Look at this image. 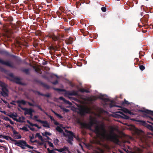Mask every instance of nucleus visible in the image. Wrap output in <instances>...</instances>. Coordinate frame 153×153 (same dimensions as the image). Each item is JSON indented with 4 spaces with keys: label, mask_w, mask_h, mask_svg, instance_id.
<instances>
[{
    "label": "nucleus",
    "mask_w": 153,
    "mask_h": 153,
    "mask_svg": "<svg viewBox=\"0 0 153 153\" xmlns=\"http://www.w3.org/2000/svg\"><path fill=\"white\" fill-rule=\"evenodd\" d=\"M39 141L38 140H36L34 141H33L32 140H31V142L32 143H38V142H39Z\"/></svg>",
    "instance_id": "64"
},
{
    "label": "nucleus",
    "mask_w": 153,
    "mask_h": 153,
    "mask_svg": "<svg viewBox=\"0 0 153 153\" xmlns=\"http://www.w3.org/2000/svg\"><path fill=\"white\" fill-rule=\"evenodd\" d=\"M53 76H55L57 78H59V77L57 75L53 74H51L50 76L51 78H53Z\"/></svg>",
    "instance_id": "47"
},
{
    "label": "nucleus",
    "mask_w": 153,
    "mask_h": 153,
    "mask_svg": "<svg viewBox=\"0 0 153 153\" xmlns=\"http://www.w3.org/2000/svg\"><path fill=\"white\" fill-rule=\"evenodd\" d=\"M7 115L17 122L22 123L25 122L24 120H25V118L23 116H22L21 117H19L18 119L13 117H16L18 116L17 114L16 113L15 114L13 113L10 114H7Z\"/></svg>",
    "instance_id": "5"
},
{
    "label": "nucleus",
    "mask_w": 153,
    "mask_h": 153,
    "mask_svg": "<svg viewBox=\"0 0 153 153\" xmlns=\"http://www.w3.org/2000/svg\"><path fill=\"white\" fill-rule=\"evenodd\" d=\"M42 134L43 136L47 137V135H48L49 136H51V135L52 134L51 133L48 132L47 131H45V132L44 134L42 133Z\"/></svg>",
    "instance_id": "36"
},
{
    "label": "nucleus",
    "mask_w": 153,
    "mask_h": 153,
    "mask_svg": "<svg viewBox=\"0 0 153 153\" xmlns=\"http://www.w3.org/2000/svg\"><path fill=\"white\" fill-rule=\"evenodd\" d=\"M65 132L69 133V134H66L64 133H63L64 136L68 137V140H73V137L75 138L74 134L71 131L65 129Z\"/></svg>",
    "instance_id": "7"
},
{
    "label": "nucleus",
    "mask_w": 153,
    "mask_h": 153,
    "mask_svg": "<svg viewBox=\"0 0 153 153\" xmlns=\"http://www.w3.org/2000/svg\"><path fill=\"white\" fill-rule=\"evenodd\" d=\"M74 19H72L69 22V24L71 26H73L75 24V22Z\"/></svg>",
    "instance_id": "42"
},
{
    "label": "nucleus",
    "mask_w": 153,
    "mask_h": 153,
    "mask_svg": "<svg viewBox=\"0 0 153 153\" xmlns=\"http://www.w3.org/2000/svg\"><path fill=\"white\" fill-rule=\"evenodd\" d=\"M52 111L55 114V115L56 116H57L60 119L63 118V117L61 115L56 112L55 111L52 110Z\"/></svg>",
    "instance_id": "30"
},
{
    "label": "nucleus",
    "mask_w": 153,
    "mask_h": 153,
    "mask_svg": "<svg viewBox=\"0 0 153 153\" xmlns=\"http://www.w3.org/2000/svg\"><path fill=\"white\" fill-rule=\"evenodd\" d=\"M102 11L103 12H105L106 11V9L105 7H102L101 8Z\"/></svg>",
    "instance_id": "49"
},
{
    "label": "nucleus",
    "mask_w": 153,
    "mask_h": 153,
    "mask_svg": "<svg viewBox=\"0 0 153 153\" xmlns=\"http://www.w3.org/2000/svg\"><path fill=\"white\" fill-rule=\"evenodd\" d=\"M20 129L25 130L26 131H29V130L25 126H24L22 128H20Z\"/></svg>",
    "instance_id": "43"
},
{
    "label": "nucleus",
    "mask_w": 153,
    "mask_h": 153,
    "mask_svg": "<svg viewBox=\"0 0 153 153\" xmlns=\"http://www.w3.org/2000/svg\"><path fill=\"white\" fill-rule=\"evenodd\" d=\"M81 5V3L79 1H76V6L77 8H79Z\"/></svg>",
    "instance_id": "38"
},
{
    "label": "nucleus",
    "mask_w": 153,
    "mask_h": 153,
    "mask_svg": "<svg viewBox=\"0 0 153 153\" xmlns=\"http://www.w3.org/2000/svg\"><path fill=\"white\" fill-rule=\"evenodd\" d=\"M130 103L128 101H127L125 99H124V101L122 102H121V105H124L125 104L129 105Z\"/></svg>",
    "instance_id": "33"
},
{
    "label": "nucleus",
    "mask_w": 153,
    "mask_h": 153,
    "mask_svg": "<svg viewBox=\"0 0 153 153\" xmlns=\"http://www.w3.org/2000/svg\"><path fill=\"white\" fill-rule=\"evenodd\" d=\"M85 89L84 88H80L79 89V91L82 93L85 92Z\"/></svg>",
    "instance_id": "59"
},
{
    "label": "nucleus",
    "mask_w": 153,
    "mask_h": 153,
    "mask_svg": "<svg viewBox=\"0 0 153 153\" xmlns=\"http://www.w3.org/2000/svg\"><path fill=\"white\" fill-rule=\"evenodd\" d=\"M58 46H51L49 47L50 49L53 51H58Z\"/></svg>",
    "instance_id": "27"
},
{
    "label": "nucleus",
    "mask_w": 153,
    "mask_h": 153,
    "mask_svg": "<svg viewBox=\"0 0 153 153\" xmlns=\"http://www.w3.org/2000/svg\"><path fill=\"white\" fill-rule=\"evenodd\" d=\"M27 123L29 124L30 126H35L36 127H37L38 129H41V126H39L38 125L36 124H33L31 122H30L29 120H27Z\"/></svg>",
    "instance_id": "23"
},
{
    "label": "nucleus",
    "mask_w": 153,
    "mask_h": 153,
    "mask_svg": "<svg viewBox=\"0 0 153 153\" xmlns=\"http://www.w3.org/2000/svg\"><path fill=\"white\" fill-rule=\"evenodd\" d=\"M0 53L2 54H5L6 55H8L9 53L6 51H0Z\"/></svg>",
    "instance_id": "35"
},
{
    "label": "nucleus",
    "mask_w": 153,
    "mask_h": 153,
    "mask_svg": "<svg viewBox=\"0 0 153 153\" xmlns=\"http://www.w3.org/2000/svg\"><path fill=\"white\" fill-rule=\"evenodd\" d=\"M16 102L18 104V107L21 108L22 110L25 111L24 112V114L25 115L30 114L31 113L34 112V111L31 108H23L22 107L21 105V104L23 105H25L27 102L24 100H18Z\"/></svg>",
    "instance_id": "2"
},
{
    "label": "nucleus",
    "mask_w": 153,
    "mask_h": 153,
    "mask_svg": "<svg viewBox=\"0 0 153 153\" xmlns=\"http://www.w3.org/2000/svg\"><path fill=\"white\" fill-rule=\"evenodd\" d=\"M58 81L57 80H56L54 82H52V83L54 85H56L58 83Z\"/></svg>",
    "instance_id": "58"
},
{
    "label": "nucleus",
    "mask_w": 153,
    "mask_h": 153,
    "mask_svg": "<svg viewBox=\"0 0 153 153\" xmlns=\"http://www.w3.org/2000/svg\"><path fill=\"white\" fill-rule=\"evenodd\" d=\"M14 143V144L16 145L17 146H18L20 147L23 149H25V146H26L27 144V142L23 140H19L17 141V142Z\"/></svg>",
    "instance_id": "8"
},
{
    "label": "nucleus",
    "mask_w": 153,
    "mask_h": 153,
    "mask_svg": "<svg viewBox=\"0 0 153 153\" xmlns=\"http://www.w3.org/2000/svg\"><path fill=\"white\" fill-rule=\"evenodd\" d=\"M21 71L22 72L25 73L27 75L30 74V69L29 68L26 69L24 68H22L21 69Z\"/></svg>",
    "instance_id": "22"
},
{
    "label": "nucleus",
    "mask_w": 153,
    "mask_h": 153,
    "mask_svg": "<svg viewBox=\"0 0 153 153\" xmlns=\"http://www.w3.org/2000/svg\"><path fill=\"white\" fill-rule=\"evenodd\" d=\"M56 129L57 131L60 133H64L63 130L59 126H57L56 127Z\"/></svg>",
    "instance_id": "32"
},
{
    "label": "nucleus",
    "mask_w": 153,
    "mask_h": 153,
    "mask_svg": "<svg viewBox=\"0 0 153 153\" xmlns=\"http://www.w3.org/2000/svg\"><path fill=\"white\" fill-rule=\"evenodd\" d=\"M128 110V109L125 108H123L122 109L123 111L125 113H127Z\"/></svg>",
    "instance_id": "48"
},
{
    "label": "nucleus",
    "mask_w": 153,
    "mask_h": 153,
    "mask_svg": "<svg viewBox=\"0 0 153 153\" xmlns=\"http://www.w3.org/2000/svg\"><path fill=\"white\" fill-rule=\"evenodd\" d=\"M34 93L36 92L39 95H41L42 96H44L47 97H51V95L49 93H48L46 94H44L41 93L39 91H33Z\"/></svg>",
    "instance_id": "19"
},
{
    "label": "nucleus",
    "mask_w": 153,
    "mask_h": 153,
    "mask_svg": "<svg viewBox=\"0 0 153 153\" xmlns=\"http://www.w3.org/2000/svg\"><path fill=\"white\" fill-rule=\"evenodd\" d=\"M100 98L105 102L108 101L111 102L109 104V106L111 108L115 106V105L113 103V101L112 100L111 101L110 99L108 98H105L103 96V95H102L101 97H100Z\"/></svg>",
    "instance_id": "11"
},
{
    "label": "nucleus",
    "mask_w": 153,
    "mask_h": 153,
    "mask_svg": "<svg viewBox=\"0 0 153 153\" xmlns=\"http://www.w3.org/2000/svg\"><path fill=\"white\" fill-rule=\"evenodd\" d=\"M57 91L60 92H66V91L64 89H62L60 88H55V89Z\"/></svg>",
    "instance_id": "41"
},
{
    "label": "nucleus",
    "mask_w": 153,
    "mask_h": 153,
    "mask_svg": "<svg viewBox=\"0 0 153 153\" xmlns=\"http://www.w3.org/2000/svg\"><path fill=\"white\" fill-rule=\"evenodd\" d=\"M73 140H68L67 141L68 143H69L70 144L72 145V141H73Z\"/></svg>",
    "instance_id": "63"
},
{
    "label": "nucleus",
    "mask_w": 153,
    "mask_h": 153,
    "mask_svg": "<svg viewBox=\"0 0 153 153\" xmlns=\"http://www.w3.org/2000/svg\"><path fill=\"white\" fill-rule=\"evenodd\" d=\"M79 114L82 115H84L85 114L90 113L91 109L90 108L88 107H81L79 109Z\"/></svg>",
    "instance_id": "9"
},
{
    "label": "nucleus",
    "mask_w": 153,
    "mask_h": 153,
    "mask_svg": "<svg viewBox=\"0 0 153 153\" xmlns=\"http://www.w3.org/2000/svg\"><path fill=\"white\" fill-rule=\"evenodd\" d=\"M68 84L70 86L72 87H74L75 86L74 84L70 81H68Z\"/></svg>",
    "instance_id": "46"
},
{
    "label": "nucleus",
    "mask_w": 153,
    "mask_h": 153,
    "mask_svg": "<svg viewBox=\"0 0 153 153\" xmlns=\"http://www.w3.org/2000/svg\"><path fill=\"white\" fill-rule=\"evenodd\" d=\"M16 101H12V102H11L10 103V104H12V105H16V104L15 103H14L15 102H16Z\"/></svg>",
    "instance_id": "60"
},
{
    "label": "nucleus",
    "mask_w": 153,
    "mask_h": 153,
    "mask_svg": "<svg viewBox=\"0 0 153 153\" xmlns=\"http://www.w3.org/2000/svg\"><path fill=\"white\" fill-rule=\"evenodd\" d=\"M13 137L15 138V139H21L22 137L20 134H19L17 135H13Z\"/></svg>",
    "instance_id": "40"
},
{
    "label": "nucleus",
    "mask_w": 153,
    "mask_h": 153,
    "mask_svg": "<svg viewBox=\"0 0 153 153\" xmlns=\"http://www.w3.org/2000/svg\"><path fill=\"white\" fill-rule=\"evenodd\" d=\"M54 151L55 150H54V149L53 150H51L50 151V152H49V153H56V152Z\"/></svg>",
    "instance_id": "61"
},
{
    "label": "nucleus",
    "mask_w": 153,
    "mask_h": 153,
    "mask_svg": "<svg viewBox=\"0 0 153 153\" xmlns=\"http://www.w3.org/2000/svg\"><path fill=\"white\" fill-rule=\"evenodd\" d=\"M26 147H27V148H29L30 149H33V146H30V145H29L27 144H26Z\"/></svg>",
    "instance_id": "57"
},
{
    "label": "nucleus",
    "mask_w": 153,
    "mask_h": 153,
    "mask_svg": "<svg viewBox=\"0 0 153 153\" xmlns=\"http://www.w3.org/2000/svg\"><path fill=\"white\" fill-rule=\"evenodd\" d=\"M48 117L52 121H55V120L53 118V117L51 115H50V116H49Z\"/></svg>",
    "instance_id": "56"
},
{
    "label": "nucleus",
    "mask_w": 153,
    "mask_h": 153,
    "mask_svg": "<svg viewBox=\"0 0 153 153\" xmlns=\"http://www.w3.org/2000/svg\"><path fill=\"white\" fill-rule=\"evenodd\" d=\"M137 122L141 123L143 125H146L148 129L151 130L153 131V127L152 126L148 124H146L145 121L141 120H138Z\"/></svg>",
    "instance_id": "15"
},
{
    "label": "nucleus",
    "mask_w": 153,
    "mask_h": 153,
    "mask_svg": "<svg viewBox=\"0 0 153 153\" xmlns=\"http://www.w3.org/2000/svg\"><path fill=\"white\" fill-rule=\"evenodd\" d=\"M9 76L11 78H13V79H14V78H15L16 77H15L13 75V74L12 73H11L9 74Z\"/></svg>",
    "instance_id": "55"
},
{
    "label": "nucleus",
    "mask_w": 153,
    "mask_h": 153,
    "mask_svg": "<svg viewBox=\"0 0 153 153\" xmlns=\"http://www.w3.org/2000/svg\"><path fill=\"white\" fill-rule=\"evenodd\" d=\"M62 110L63 111H65L66 112H68L69 111V109L65 108H63L62 109Z\"/></svg>",
    "instance_id": "52"
},
{
    "label": "nucleus",
    "mask_w": 153,
    "mask_h": 153,
    "mask_svg": "<svg viewBox=\"0 0 153 153\" xmlns=\"http://www.w3.org/2000/svg\"><path fill=\"white\" fill-rule=\"evenodd\" d=\"M139 111L149 114L153 116V111H152L146 109L145 110H139Z\"/></svg>",
    "instance_id": "17"
},
{
    "label": "nucleus",
    "mask_w": 153,
    "mask_h": 153,
    "mask_svg": "<svg viewBox=\"0 0 153 153\" xmlns=\"http://www.w3.org/2000/svg\"><path fill=\"white\" fill-rule=\"evenodd\" d=\"M18 2V0H13V4H15Z\"/></svg>",
    "instance_id": "62"
},
{
    "label": "nucleus",
    "mask_w": 153,
    "mask_h": 153,
    "mask_svg": "<svg viewBox=\"0 0 153 153\" xmlns=\"http://www.w3.org/2000/svg\"><path fill=\"white\" fill-rule=\"evenodd\" d=\"M52 111L55 114V115L56 116H57L60 119L63 118V117L61 115L56 112L55 111L52 110Z\"/></svg>",
    "instance_id": "31"
},
{
    "label": "nucleus",
    "mask_w": 153,
    "mask_h": 153,
    "mask_svg": "<svg viewBox=\"0 0 153 153\" xmlns=\"http://www.w3.org/2000/svg\"><path fill=\"white\" fill-rule=\"evenodd\" d=\"M149 17V15L148 14H145L143 16V18L141 19V20L142 21H144L145 22H147L148 19Z\"/></svg>",
    "instance_id": "20"
},
{
    "label": "nucleus",
    "mask_w": 153,
    "mask_h": 153,
    "mask_svg": "<svg viewBox=\"0 0 153 153\" xmlns=\"http://www.w3.org/2000/svg\"><path fill=\"white\" fill-rule=\"evenodd\" d=\"M43 85L44 87L46 88L47 89H49L50 88L49 86L46 84L44 83Z\"/></svg>",
    "instance_id": "50"
},
{
    "label": "nucleus",
    "mask_w": 153,
    "mask_h": 153,
    "mask_svg": "<svg viewBox=\"0 0 153 153\" xmlns=\"http://www.w3.org/2000/svg\"><path fill=\"white\" fill-rule=\"evenodd\" d=\"M54 150H55V151H57L60 152H63V150L62 149V148L61 149H59L55 148L54 149Z\"/></svg>",
    "instance_id": "45"
},
{
    "label": "nucleus",
    "mask_w": 153,
    "mask_h": 153,
    "mask_svg": "<svg viewBox=\"0 0 153 153\" xmlns=\"http://www.w3.org/2000/svg\"><path fill=\"white\" fill-rule=\"evenodd\" d=\"M97 99V98L95 96H93L92 97L89 98V100L91 101H93L96 100Z\"/></svg>",
    "instance_id": "37"
},
{
    "label": "nucleus",
    "mask_w": 153,
    "mask_h": 153,
    "mask_svg": "<svg viewBox=\"0 0 153 153\" xmlns=\"http://www.w3.org/2000/svg\"><path fill=\"white\" fill-rule=\"evenodd\" d=\"M0 63L2 65H6L12 68H15L14 66L11 65L9 62L4 61V60L1 59H0ZM0 68H1L0 66Z\"/></svg>",
    "instance_id": "13"
},
{
    "label": "nucleus",
    "mask_w": 153,
    "mask_h": 153,
    "mask_svg": "<svg viewBox=\"0 0 153 153\" xmlns=\"http://www.w3.org/2000/svg\"><path fill=\"white\" fill-rule=\"evenodd\" d=\"M37 137H38V138L40 140L42 141H44V140L42 137L40 135L39 133H37L36 134V135L35 136V138H36Z\"/></svg>",
    "instance_id": "26"
},
{
    "label": "nucleus",
    "mask_w": 153,
    "mask_h": 153,
    "mask_svg": "<svg viewBox=\"0 0 153 153\" xmlns=\"http://www.w3.org/2000/svg\"><path fill=\"white\" fill-rule=\"evenodd\" d=\"M130 152L131 153H141L142 150L140 148L136 147H134Z\"/></svg>",
    "instance_id": "16"
},
{
    "label": "nucleus",
    "mask_w": 153,
    "mask_h": 153,
    "mask_svg": "<svg viewBox=\"0 0 153 153\" xmlns=\"http://www.w3.org/2000/svg\"><path fill=\"white\" fill-rule=\"evenodd\" d=\"M3 119L6 121H9L10 120V119L7 117H4L3 118Z\"/></svg>",
    "instance_id": "54"
},
{
    "label": "nucleus",
    "mask_w": 153,
    "mask_h": 153,
    "mask_svg": "<svg viewBox=\"0 0 153 153\" xmlns=\"http://www.w3.org/2000/svg\"><path fill=\"white\" fill-rule=\"evenodd\" d=\"M110 128L111 131L110 134H106V131L103 125H101L100 126H96L94 132L97 134L101 135L103 138L106 139L108 140L115 143L118 142L119 141L117 135L114 132V131L117 129L113 127H111Z\"/></svg>",
    "instance_id": "1"
},
{
    "label": "nucleus",
    "mask_w": 153,
    "mask_h": 153,
    "mask_svg": "<svg viewBox=\"0 0 153 153\" xmlns=\"http://www.w3.org/2000/svg\"><path fill=\"white\" fill-rule=\"evenodd\" d=\"M118 113H119L122 115V116H120L122 118H123L126 120H128L129 118V117L125 115L121 111H119Z\"/></svg>",
    "instance_id": "24"
},
{
    "label": "nucleus",
    "mask_w": 153,
    "mask_h": 153,
    "mask_svg": "<svg viewBox=\"0 0 153 153\" xmlns=\"http://www.w3.org/2000/svg\"><path fill=\"white\" fill-rule=\"evenodd\" d=\"M59 142V140L57 138H54L53 139V143L54 144L56 145L58 144V143Z\"/></svg>",
    "instance_id": "34"
},
{
    "label": "nucleus",
    "mask_w": 153,
    "mask_h": 153,
    "mask_svg": "<svg viewBox=\"0 0 153 153\" xmlns=\"http://www.w3.org/2000/svg\"><path fill=\"white\" fill-rule=\"evenodd\" d=\"M12 81L15 82L16 83L19 84H21L20 79L18 77H16L14 78V79H12Z\"/></svg>",
    "instance_id": "25"
},
{
    "label": "nucleus",
    "mask_w": 153,
    "mask_h": 153,
    "mask_svg": "<svg viewBox=\"0 0 153 153\" xmlns=\"http://www.w3.org/2000/svg\"><path fill=\"white\" fill-rule=\"evenodd\" d=\"M139 68L141 71H143L145 69V67L144 66L141 65L139 66Z\"/></svg>",
    "instance_id": "44"
},
{
    "label": "nucleus",
    "mask_w": 153,
    "mask_h": 153,
    "mask_svg": "<svg viewBox=\"0 0 153 153\" xmlns=\"http://www.w3.org/2000/svg\"><path fill=\"white\" fill-rule=\"evenodd\" d=\"M36 121L39 122L42 124H43V126L44 127H47L48 128H49L50 127L49 124L46 121H43L40 120L36 119Z\"/></svg>",
    "instance_id": "14"
},
{
    "label": "nucleus",
    "mask_w": 153,
    "mask_h": 153,
    "mask_svg": "<svg viewBox=\"0 0 153 153\" xmlns=\"http://www.w3.org/2000/svg\"><path fill=\"white\" fill-rule=\"evenodd\" d=\"M27 103L29 106H35L36 107H37L41 111L44 112L45 114L48 117H49V116H50V115H49L47 112H45V111L43 109H42V108L39 105L37 104H34L30 103V102H27Z\"/></svg>",
    "instance_id": "12"
},
{
    "label": "nucleus",
    "mask_w": 153,
    "mask_h": 153,
    "mask_svg": "<svg viewBox=\"0 0 153 153\" xmlns=\"http://www.w3.org/2000/svg\"><path fill=\"white\" fill-rule=\"evenodd\" d=\"M65 95L67 96L70 99L76 100V99L72 97H70L69 96H77L78 95L77 91L74 90L72 91H66Z\"/></svg>",
    "instance_id": "6"
},
{
    "label": "nucleus",
    "mask_w": 153,
    "mask_h": 153,
    "mask_svg": "<svg viewBox=\"0 0 153 153\" xmlns=\"http://www.w3.org/2000/svg\"><path fill=\"white\" fill-rule=\"evenodd\" d=\"M81 125L84 127L86 128L87 126V125L85 123H82Z\"/></svg>",
    "instance_id": "53"
},
{
    "label": "nucleus",
    "mask_w": 153,
    "mask_h": 153,
    "mask_svg": "<svg viewBox=\"0 0 153 153\" xmlns=\"http://www.w3.org/2000/svg\"><path fill=\"white\" fill-rule=\"evenodd\" d=\"M45 37L51 38L53 41L56 42L62 40V39L64 38V34L60 33H58L57 35H55L52 32L49 33L46 35Z\"/></svg>",
    "instance_id": "3"
},
{
    "label": "nucleus",
    "mask_w": 153,
    "mask_h": 153,
    "mask_svg": "<svg viewBox=\"0 0 153 153\" xmlns=\"http://www.w3.org/2000/svg\"><path fill=\"white\" fill-rule=\"evenodd\" d=\"M143 114L144 117H146L147 119L149 120L153 121V118L152 117L150 116H149V115L147 114Z\"/></svg>",
    "instance_id": "28"
},
{
    "label": "nucleus",
    "mask_w": 153,
    "mask_h": 153,
    "mask_svg": "<svg viewBox=\"0 0 153 153\" xmlns=\"http://www.w3.org/2000/svg\"><path fill=\"white\" fill-rule=\"evenodd\" d=\"M63 150V151H66L68 150V148L65 146H64L63 148H62Z\"/></svg>",
    "instance_id": "51"
},
{
    "label": "nucleus",
    "mask_w": 153,
    "mask_h": 153,
    "mask_svg": "<svg viewBox=\"0 0 153 153\" xmlns=\"http://www.w3.org/2000/svg\"><path fill=\"white\" fill-rule=\"evenodd\" d=\"M0 86L1 87V94L4 97H6L8 96V90L7 89V85L4 82L0 81Z\"/></svg>",
    "instance_id": "4"
},
{
    "label": "nucleus",
    "mask_w": 153,
    "mask_h": 153,
    "mask_svg": "<svg viewBox=\"0 0 153 153\" xmlns=\"http://www.w3.org/2000/svg\"><path fill=\"white\" fill-rule=\"evenodd\" d=\"M65 42L68 45L71 44L72 43V40L71 39H67L65 40Z\"/></svg>",
    "instance_id": "29"
},
{
    "label": "nucleus",
    "mask_w": 153,
    "mask_h": 153,
    "mask_svg": "<svg viewBox=\"0 0 153 153\" xmlns=\"http://www.w3.org/2000/svg\"><path fill=\"white\" fill-rule=\"evenodd\" d=\"M13 20V19L11 16L6 17L4 18V20L5 22H10V25H11L13 29H15L16 28V25L15 24H13L11 22Z\"/></svg>",
    "instance_id": "10"
},
{
    "label": "nucleus",
    "mask_w": 153,
    "mask_h": 153,
    "mask_svg": "<svg viewBox=\"0 0 153 153\" xmlns=\"http://www.w3.org/2000/svg\"><path fill=\"white\" fill-rule=\"evenodd\" d=\"M46 142L48 143L49 146L50 147H52V148L54 147V146L53 145V144L51 142H50L49 141H46Z\"/></svg>",
    "instance_id": "39"
},
{
    "label": "nucleus",
    "mask_w": 153,
    "mask_h": 153,
    "mask_svg": "<svg viewBox=\"0 0 153 153\" xmlns=\"http://www.w3.org/2000/svg\"><path fill=\"white\" fill-rule=\"evenodd\" d=\"M3 138L6 139L7 140H10L11 141H14V142H17V140H15L13 139L12 137L7 136H5V135H3L2 137Z\"/></svg>",
    "instance_id": "21"
},
{
    "label": "nucleus",
    "mask_w": 153,
    "mask_h": 153,
    "mask_svg": "<svg viewBox=\"0 0 153 153\" xmlns=\"http://www.w3.org/2000/svg\"><path fill=\"white\" fill-rule=\"evenodd\" d=\"M59 99L60 100L63 101L66 104H68L69 105H72V103L71 102L66 100L65 98L62 97H60Z\"/></svg>",
    "instance_id": "18"
}]
</instances>
